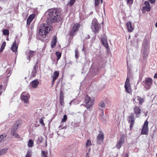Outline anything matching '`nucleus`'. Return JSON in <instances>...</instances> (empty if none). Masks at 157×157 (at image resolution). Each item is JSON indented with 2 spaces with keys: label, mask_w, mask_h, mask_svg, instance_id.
Masks as SVG:
<instances>
[{
  "label": "nucleus",
  "mask_w": 157,
  "mask_h": 157,
  "mask_svg": "<svg viewBox=\"0 0 157 157\" xmlns=\"http://www.w3.org/2000/svg\"><path fill=\"white\" fill-rule=\"evenodd\" d=\"M154 78H157V73L154 76Z\"/></svg>",
  "instance_id": "obj_53"
},
{
  "label": "nucleus",
  "mask_w": 157,
  "mask_h": 157,
  "mask_svg": "<svg viewBox=\"0 0 157 157\" xmlns=\"http://www.w3.org/2000/svg\"><path fill=\"white\" fill-rule=\"evenodd\" d=\"M145 56L146 57V56H147V54H146V55H145Z\"/></svg>",
  "instance_id": "obj_57"
},
{
  "label": "nucleus",
  "mask_w": 157,
  "mask_h": 157,
  "mask_svg": "<svg viewBox=\"0 0 157 157\" xmlns=\"http://www.w3.org/2000/svg\"><path fill=\"white\" fill-rule=\"evenodd\" d=\"M37 63H36L34 65L33 69L31 73V78H34L36 75V69L37 68Z\"/></svg>",
  "instance_id": "obj_16"
},
{
  "label": "nucleus",
  "mask_w": 157,
  "mask_h": 157,
  "mask_svg": "<svg viewBox=\"0 0 157 157\" xmlns=\"http://www.w3.org/2000/svg\"><path fill=\"white\" fill-rule=\"evenodd\" d=\"M43 118L44 119V117H43V118H41L40 119L39 122L43 126H44L45 125V124L43 122Z\"/></svg>",
  "instance_id": "obj_37"
},
{
  "label": "nucleus",
  "mask_w": 157,
  "mask_h": 157,
  "mask_svg": "<svg viewBox=\"0 0 157 157\" xmlns=\"http://www.w3.org/2000/svg\"><path fill=\"white\" fill-rule=\"evenodd\" d=\"M34 52L33 51H29V56L27 58L28 59V62L30 61V59L33 56Z\"/></svg>",
  "instance_id": "obj_25"
},
{
  "label": "nucleus",
  "mask_w": 157,
  "mask_h": 157,
  "mask_svg": "<svg viewBox=\"0 0 157 157\" xmlns=\"http://www.w3.org/2000/svg\"><path fill=\"white\" fill-rule=\"evenodd\" d=\"M127 1V4L130 7L131 5L133 3V0H126Z\"/></svg>",
  "instance_id": "obj_33"
},
{
  "label": "nucleus",
  "mask_w": 157,
  "mask_h": 157,
  "mask_svg": "<svg viewBox=\"0 0 157 157\" xmlns=\"http://www.w3.org/2000/svg\"><path fill=\"white\" fill-rule=\"evenodd\" d=\"M148 122L146 121L143 125L141 132V134L147 135L148 131Z\"/></svg>",
  "instance_id": "obj_7"
},
{
  "label": "nucleus",
  "mask_w": 157,
  "mask_h": 157,
  "mask_svg": "<svg viewBox=\"0 0 157 157\" xmlns=\"http://www.w3.org/2000/svg\"><path fill=\"white\" fill-rule=\"evenodd\" d=\"M98 106L101 108H104L105 107L106 105L103 101H101L98 103Z\"/></svg>",
  "instance_id": "obj_28"
},
{
  "label": "nucleus",
  "mask_w": 157,
  "mask_h": 157,
  "mask_svg": "<svg viewBox=\"0 0 157 157\" xmlns=\"http://www.w3.org/2000/svg\"><path fill=\"white\" fill-rule=\"evenodd\" d=\"M103 45L107 49L109 48V45L108 44L107 41H103V42H102Z\"/></svg>",
  "instance_id": "obj_35"
},
{
  "label": "nucleus",
  "mask_w": 157,
  "mask_h": 157,
  "mask_svg": "<svg viewBox=\"0 0 157 157\" xmlns=\"http://www.w3.org/2000/svg\"><path fill=\"white\" fill-rule=\"evenodd\" d=\"M57 43V38L56 36H54L53 37L51 43V47L52 48L55 47Z\"/></svg>",
  "instance_id": "obj_18"
},
{
  "label": "nucleus",
  "mask_w": 157,
  "mask_h": 157,
  "mask_svg": "<svg viewBox=\"0 0 157 157\" xmlns=\"http://www.w3.org/2000/svg\"><path fill=\"white\" fill-rule=\"evenodd\" d=\"M67 119V116L66 115H64L63 116V118L62 119L61 122H64Z\"/></svg>",
  "instance_id": "obj_36"
},
{
  "label": "nucleus",
  "mask_w": 157,
  "mask_h": 157,
  "mask_svg": "<svg viewBox=\"0 0 157 157\" xmlns=\"http://www.w3.org/2000/svg\"><path fill=\"white\" fill-rule=\"evenodd\" d=\"M84 50H85V47H83L82 49V51H84Z\"/></svg>",
  "instance_id": "obj_55"
},
{
  "label": "nucleus",
  "mask_w": 157,
  "mask_h": 157,
  "mask_svg": "<svg viewBox=\"0 0 157 157\" xmlns=\"http://www.w3.org/2000/svg\"><path fill=\"white\" fill-rule=\"evenodd\" d=\"M46 13H48V18L52 22H58L61 19L59 10L57 9H49L46 12Z\"/></svg>",
  "instance_id": "obj_1"
},
{
  "label": "nucleus",
  "mask_w": 157,
  "mask_h": 157,
  "mask_svg": "<svg viewBox=\"0 0 157 157\" xmlns=\"http://www.w3.org/2000/svg\"><path fill=\"white\" fill-rule=\"evenodd\" d=\"M17 46L16 45V41L15 40L13 44L11 47V49L12 51L14 52H15L17 51Z\"/></svg>",
  "instance_id": "obj_20"
},
{
  "label": "nucleus",
  "mask_w": 157,
  "mask_h": 157,
  "mask_svg": "<svg viewBox=\"0 0 157 157\" xmlns=\"http://www.w3.org/2000/svg\"><path fill=\"white\" fill-rule=\"evenodd\" d=\"M56 79H52V84H53L54 83V82H55V80H56Z\"/></svg>",
  "instance_id": "obj_52"
},
{
  "label": "nucleus",
  "mask_w": 157,
  "mask_h": 157,
  "mask_svg": "<svg viewBox=\"0 0 157 157\" xmlns=\"http://www.w3.org/2000/svg\"><path fill=\"white\" fill-rule=\"evenodd\" d=\"M59 98H64L63 93L62 91H60Z\"/></svg>",
  "instance_id": "obj_43"
},
{
  "label": "nucleus",
  "mask_w": 157,
  "mask_h": 157,
  "mask_svg": "<svg viewBox=\"0 0 157 157\" xmlns=\"http://www.w3.org/2000/svg\"><path fill=\"white\" fill-rule=\"evenodd\" d=\"M75 57L76 59H77L78 57V54L79 53L78 50L77 48H76L75 50Z\"/></svg>",
  "instance_id": "obj_40"
},
{
  "label": "nucleus",
  "mask_w": 157,
  "mask_h": 157,
  "mask_svg": "<svg viewBox=\"0 0 157 157\" xmlns=\"http://www.w3.org/2000/svg\"><path fill=\"white\" fill-rule=\"evenodd\" d=\"M128 72L127 78H131L133 77V74L128 67H127Z\"/></svg>",
  "instance_id": "obj_21"
},
{
  "label": "nucleus",
  "mask_w": 157,
  "mask_h": 157,
  "mask_svg": "<svg viewBox=\"0 0 157 157\" xmlns=\"http://www.w3.org/2000/svg\"><path fill=\"white\" fill-rule=\"evenodd\" d=\"M59 75V72L58 71H56L54 72L53 74V76L54 77L53 78H57Z\"/></svg>",
  "instance_id": "obj_29"
},
{
  "label": "nucleus",
  "mask_w": 157,
  "mask_h": 157,
  "mask_svg": "<svg viewBox=\"0 0 157 157\" xmlns=\"http://www.w3.org/2000/svg\"><path fill=\"white\" fill-rule=\"evenodd\" d=\"M91 145V143L90 140H88L86 143V147H89Z\"/></svg>",
  "instance_id": "obj_38"
},
{
  "label": "nucleus",
  "mask_w": 157,
  "mask_h": 157,
  "mask_svg": "<svg viewBox=\"0 0 157 157\" xmlns=\"http://www.w3.org/2000/svg\"><path fill=\"white\" fill-rule=\"evenodd\" d=\"M46 146H47V142H46Z\"/></svg>",
  "instance_id": "obj_59"
},
{
  "label": "nucleus",
  "mask_w": 157,
  "mask_h": 157,
  "mask_svg": "<svg viewBox=\"0 0 157 157\" xmlns=\"http://www.w3.org/2000/svg\"><path fill=\"white\" fill-rule=\"evenodd\" d=\"M125 136L124 135L121 136L120 139L117 142L116 146L118 149H120L123 144L124 143L125 140Z\"/></svg>",
  "instance_id": "obj_11"
},
{
  "label": "nucleus",
  "mask_w": 157,
  "mask_h": 157,
  "mask_svg": "<svg viewBox=\"0 0 157 157\" xmlns=\"http://www.w3.org/2000/svg\"><path fill=\"white\" fill-rule=\"evenodd\" d=\"M94 98H90V97L87 95L85 98V101L86 104V107L87 109H90L94 104Z\"/></svg>",
  "instance_id": "obj_4"
},
{
  "label": "nucleus",
  "mask_w": 157,
  "mask_h": 157,
  "mask_svg": "<svg viewBox=\"0 0 157 157\" xmlns=\"http://www.w3.org/2000/svg\"><path fill=\"white\" fill-rule=\"evenodd\" d=\"M100 28L101 26L98 24L97 20L95 19H94L93 20L91 26V29L92 31L96 34L98 33Z\"/></svg>",
  "instance_id": "obj_3"
},
{
  "label": "nucleus",
  "mask_w": 157,
  "mask_h": 157,
  "mask_svg": "<svg viewBox=\"0 0 157 157\" xmlns=\"http://www.w3.org/2000/svg\"><path fill=\"white\" fill-rule=\"evenodd\" d=\"M126 91L128 93H130L131 92V86L130 83V79H126L124 86Z\"/></svg>",
  "instance_id": "obj_9"
},
{
  "label": "nucleus",
  "mask_w": 157,
  "mask_h": 157,
  "mask_svg": "<svg viewBox=\"0 0 157 157\" xmlns=\"http://www.w3.org/2000/svg\"><path fill=\"white\" fill-rule=\"evenodd\" d=\"M16 125V124H15V125L13 126V129H17V127H18V124H16V126H15Z\"/></svg>",
  "instance_id": "obj_49"
},
{
  "label": "nucleus",
  "mask_w": 157,
  "mask_h": 157,
  "mask_svg": "<svg viewBox=\"0 0 157 157\" xmlns=\"http://www.w3.org/2000/svg\"><path fill=\"white\" fill-rule=\"evenodd\" d=\"M39 83V82L37 80L35 79L34 80L31 82V86L33 88H35L37 87Z\"/></svg>",
  "instance_id": "obj_19"
},
{
  "label": "nucleus",
  "mask_w": 157,
  "mask_h": 157,
  "mask_svg": "<svg viewBox=\"0 0 157 157\" xmlns=\"http://www.w3.org/2000/svg\"><path fill=\"white\" fill-rule=\"evenodd\" d=\"M76 101V100L75 99H74L73 100H72L71 101V102L69 103V104L70 105H71V104L73 103L74 104H76V103H75V101Z\"/></svg>",
  "instance_id": "obj_44"
},
{
  "label": "nucleus",
  "mask_w": 157,
  "mask_h": 157,
  "mask_svg": "<svg viewBox=\"0 0 157 157\" xmlns=\"http://www.w3.org/2000/svg\"><path fill=\"white\" fill-rule=\"evenodd\" d=\"M21 98L22 101L25 103H27L29 102L30 96L28 93L26 92H23L21 94Z\"/></svg>",
  "instance_id": "obj_6"
},
{
  "label": "nucleus",
  "mask_w": 157,
  "mask_h": 157,
  "mask_svg": "<svg viewBox=\"0 0 157 157\" xmlns=\"http://www.w3.org/2000/svg\"><path fill=\"white\" fill-rule=\"evenodd\" d=\"M51 25L47 24H42L40 27L39 35L43 38H45L46 35L52 30Z\"/></svg>",
  "instance_id": "obj_2"
},
{
  "label": "nucleus",
  "mask_w": 157,
  "mask_h": 157,
  "mask_svg": "<svg viewBox=\"0 0 157 157\" xmlns=\"http://www.w3.org/2000/svg\"><path fill=\"white\" fill-rule=\"evenodd\" d=\"M148 0L149 1H150V2L151 3H154L155 1V0Z\"/></svg>",
  "instance_id": "obj_48"
},
{
  "label": "nucleus",
  "mask_w": 157,
  "mask_h": 157,
  "mask_svg": "<svg viewBox=\"0 0 157 157\" xmlns=\"http://www.w3.org/2000/svg\"><path fill=\"white\" fill-rule=\"evenodd\" d=\"M124 157H128V155L127 154H126L125 155H124Z\"/></svg>",
  "instance_id": "obj_54"
},
{
  "label": "nucleus",
  "mask_w": 157,
  "mask_h": 157,
  "mask_svg": "<svg viewBox=\"0 0 157 157\" xmlns=\"http://www.w3.org/2000/svg\"><path fill=\"white\" fill-rule=\"evenodd\" d=\"M128 117L129 118V122L130 124V128L131 129L134 123L135 118L134 114L132 113Z\"/></svg>",
  "instance_id": "obj_14"
},
{
  "label": "nucleus",
  "mask_w": 157,
  "mask_h": 157,
  "mask_svg": "<svg viewBox=\"0 0 157 157\" xmlns=\"http://www.w3.org/2000/svg\"><path fill=\"white\" fill-rule=\"evenodd\" d=\"M104 136V134L103 132L100 131L97 138V141L98 144H101L103 143Z\"/></svg>",
  "instance_id": "obj_8"
},
{
  "label": "nucleus",
  "mask_w": 157,
  "mask_h": 157,
  "mask_svg": "<svg viewBox=\"0 0 157 157\" xmlns=\"http://www.w3.org/2000/svg\"><path fill=\"white\" fill-rule=\"evenodd\" d=\"M155 26L157 28V22L155 24Z\"/></svg>",
  "instance_id": "obj_56"
},
{
  "label": "nucleus",
  "mask_w": 157,
  "mask_h": 157,
  "mask_svg": "<svg viewBox=\"0 0 157 157\" xmlns=\"http://www.w3.org/2000/svg\"><path fill=\"white\" fill-rule=\"evenodd\" d=\"M147 78L150 79V78Z\"/></svg>",
  "instance_id": "obj_58"
},
{
  "label": "nucleus",
  "mask_w": 157,
  "mask_h": 157,
  "mask_svg": "<svg viewBox=\"0 0 157 157\" xmlns=\"http://www.w3.org/2000/svg\"><path fill=\"white\" fill-rule=\"evenodd\" d=\"M80 26V25L78 23L74 24L70 33L71 36H73L76 35L77 32L78 31Z\"/></svg>",
  "instance_id": "obj_5"
},
{
  "label": "nucleus",
  "mask_w": 157,
  "mask_h": 157,
  "mask_svg": "<svg viewBox=\"0 0 157 157\" xmlns=\"http://www.w3.org/2000/svg\"><path fill=\"white\" fill-rule=\"evenodd\" d=\"M93 67L92 66L91 67V71L92 73V74L93 76L95 75L98 73V69H95L94 70L92 69Z\"/></svg>",
  "instance_id": "obj_24"
},
{
  "label": "nucleus",
  "mask_w": 157,
  "mask_h": 157,
  "mask_svg": "<svg viewBox=\"0 0 157 157\" xmlns=\"http://www.w3.org/2000/svg\"><path fill=\"white\" fill-rule=\"evenodd\" d=\"M65 128L64 127H63V126H62V125H60L59 127V128H60V129H63V128Z\"/></svg>",
  "instance_id": "obj_50"
},
{
  "label": "nucleus",
  "mask_w": 157,
  "mask_h": 157,
  "mask_svg": "<svg viewBox=\"0 0 157 157\" xmlns=\"http://www.w3.org/2000/svg\"><path fill=\"white\" fill-rule=\"evenodd\" d=\"M60 103L61 105L63 106L64 105V98H59Z\"/></svg>",
  "instance_id": "obj_41"
},
{
  "label": "nucleus",
  "mask_w": 157,
  "mask_h": 157,
  "mask_svg": "<svg viewBox=\"0 0 157 157\" xmlns=\"http://www.w3.org/2000/svg\"><path fill=\"white\" fill-rule=\"evenodd\" d=\"M6 43L5 41H4L3 43L1 46V48L0 49V52H2V51L4 49L5 47L6 46Z\"/></svg>",
  "instance_id": "obj_30"
},
{
  "label": "nucleus",
  "mask_w": 157,
  "mask_h": 157,
  "mask_svg": "<svg viewBox=\"0 0 157 157\" xmlns=\"http://www.w3.org/2000/svg\"><path fill=\"white\" fill-rule=\"evenodd\" d=\"M132 100L134 104H136V103H139V105H142L144 101V99L139 96L137 97L136 98H133Z\"/></svg>",
  "instance_id": "obj_12"
},
{
  "label": "nucleus",
  "mask_w": 157,
  "mask_h": 157,
  "mask_svg": "<svg viewBox=\"0 0 157 157\" xmlns=\"http://www.w3.org/2000/svg\"><path fill=\"white\" fill-rule=\"evenodd\" d=\"M56 54L57 56V60H58L60 59L61 57V53L58 52H56Z\"/></svg>",
  "instance_id": "obj_31"
},
{
  "label": "nucleus",
  "mask_w": 157,
  "mask_h": 157,
  "mask_svg": "<svg viewBox=\"0 0 157 157\" xmlns=\"http://www.w3.org/2000/svg\"><path fill=\"white\" fill-rule=\"evenodd\" d=\"M32 151H31L28 150L26 153L25 157H31V156Z\"/></svg>",
  "instance_id": "obj_32"
},
{
  "label": "nucleus",
  "mask_w": 157,
  "mask_h": 157,
  "mask_svg": "<svg viewBox=\"0 0 157 157\" xmlns=\"http://www.w3.org/2000/svg\"><path fill=\"white\" fill-rule=\"evenodd\" d=\"M34 142L33 140L30 139L27 145L29 147H32L33 146Z\"/></svg>",
  "instance_id": "obj_26"
},
{
  "label": "nucleus",
  "mask_w": 157,
  "mask_h": 157,
  "mask_svg": "<svg viewBox=\"0 0 157 157\" xmlns=\"http://www.w3.org/2000/svg\"><path fill=\"white\" fill-rule=\"evenodd\" d=\"M6 72H8V74L7 77H8L9 76H10L11 75V73L10 71L8 70H7L6 71Z\"/></svg>",
  "instance_id": "obj_46"
},
{
  "label": "nucleus",
  "mask_w": 157,
  "mask_h": 157,
  "mask_svg": "<svg viewBox=\"0 0 157 157\" xmlns=\"http://www.w3.org/2000/svg\"><path fill=\"white\" fill-rule=\"evenodd\" d=\"M152 79H145L143 81V84L145 88L147 89H149L152 84Z\"/></svg>",
  "instance_id": "obj_10"
},
{
  "label": "nucleus",
  "mask_w": 157,
  "mask_h": 157,
  "mask_svg": "<svg viewBox=\"0 0 157 157\" xmlns=\"http://www.w3.org/2000/svg\"><path fill=\"white\" fill-rule=\"evenodd\" d=\"M3 137L4 136L3 135H1L0 136V142L2 140Z\"/></svg>",
  "instance_id": "obj_47"
},
{
  "label": "nucleus",
  "mask_w": 157,
  "mask_h": 157,
  "mask_svg": "<svg viewBox=\"0 0 157 157\" xmlns=\"http://www.w3.org/2000/svg\"><path fill=\"white\" fill-rule=\"evenodd\" d=\"M75 0H71L70 2V6L72 5L75 3Z\"/></svg>",
  "instance_id": "obj_45"
},
{
  "label": "nucleus",
  "mask_w": 157,
  "mask_h": 157,
  "mask_svg": "<svg viewBox=\"0 0 157 157\" xmlns=\"http://www.w3.org/2000/svg\"><path fill=\"white\" fill-rule=\"evenodd\" d=\"M7 149L4 148L0 150V155L5 154L7 151Z\"/></svg>",
  "instance_id": "obj_27"
},
{
  "label": "nucleus",
  "mask_w": 157,
  "mask_h": 157,
  "mask_svg": "<svg viewBox=\"0 0 157 157\" xmlns=\"http://www.w3.org/2000/svg\"><path fill=\"white\" fill-rule=\"evenodd\" d=\"M35 16L34 14H32L29 16L27 19V24L28 25L30 24L33 20Z\"/></svg>",
  "instance_id": "obj_17"
},
{
  "label": "nucleus",
  "mask_w": 157,
  "mask_h": 157,
  "mask_svg": "<svg viewBox=\"0 0 157 157\" xmlns=\"http://www.w3.org/2000/svg\"><path fill=\"white\" fill-rule=\"evenodd\" d=\"M3 33L4 35H9V31L7 29L4 30L3 31Z\"/></svg>",
  "instance_id": "obj_39"
},
{
  "label": "nucleus",
  "mask_w": 157,
  "mask_h": 157,
  "mask_svg": "<svg viewBox=\"0 0 157 157\" xmlns=\"http://www.w3.org/2000/svg\"><path fill=\"white\" fill-rule=\"evenodd\" d=\"M144 4L145 6L143 7V9L147 11H149L151 9L149 3L148 1H145Z\"/></svg>",
  "instance_id": "obj_15"
},
{
  "label": "nucleus",
  "mask_w": 157,
  "mask_h": 157,
  "mask_svg": "<svg viewBox=\"0 0 157 157\" xmlns=\"http://www.w3.org/2000/svg\"><path fill=\"white\" fill-rule=\"evenodd\" d=\"M48 152L45 151H42L41 152V156L44 157H47V156Z\"/></svg>",
  "instance_id": "obj_34"
},
{
  "label": "nucleus",
  "mask_w": 157,
  "mask_h": 157,
  "mask_svg": "<svg viewBox=\"0 0 157 157\" xmlns=\"http://www.w3.org/2000/svg\"><path fill=\"white\" fill-rule=\"evenodd\" d=\"M86 157H90V154L88 153H87Z\"/></svg>",
  "instance_id": "obj_51"
},
{
  "label": "nucleus",
  "mask_w": 157,
  "mask_h": 157,
  "mask_svg": "<svg viewBox=\"0 0 157 157\" xmlns=\"http://www.w3.org/2000/svg\"><path fill=\"white\" fill-rule=\"evenodd\" d=\"M133 112L136 117H139L141 113L140 108L138 106H135L133 108Z\"/></svg>",
  "instance_id": "obj_13"
},
{
  "label": "nucleus",
  "mask_w": 157,
  "mask_h": 157,
  "mask_svg": "<svg viewBox=\"0 0 157 157\" xmlns=\"http://www.w3.org/2000/svg\"><path fill=\"white\" fill-rule=\"evenodd\" d=\"M11 133L12 134V135L13 136H14V137L16 138L19 139L20 137V136L19 135H18L17 133L15 132V131L13 130H12L11 132Z\"/></svg>",
  "instance_id": "obj_23"
},
{
  "label": "nucleus",
  "mask_w": 157,
  "mask_h": 157,
  "mask_svg": "<svg viewBox=\"0 0 157 157\" xmlns=\"http://www.w3.org/2000/svg\"><path fill=\"white\" fill-rule=\"evenodd\" d=\"M101 42H103L104 41H106L107 40L106 37L105 36H102L101 39Z\"/></svg>",
  "instance_id": "obj_42"
},
{
  "label": "nucleus",
  "mask_w": 157,
  "mask_h": 157,
  "mask_svg": "<svg viewBox=\"0 0 157 157\" xmlns=\"http://www.w3.org/2000/svg\"><path fill=\"white\" fill-rule=\"evenodd\" d=\"M127 27L129 32H132L133 29L132 27V23L131 22H128L127 24Z\"/></svg>",
  "instance_id": "obj_22"
}]
</instances>
